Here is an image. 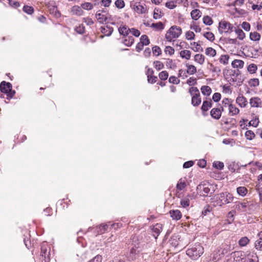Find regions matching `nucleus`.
Here are the masks:
<instances>
[{
    "label": "nucleus",
    "mask_w": 262,
    "mask_h": 262,
    "mask_svg": "<svg viewBox=\"0 0 262 262\" xmlns=\"http://www.w3.org/2000/svg\"><path fill=\"white\" fill-rule=\"evenodd\" d=\"M212 107L211 100L204 101L201 107V110L203 112H207L210 108Z\"/></svg>",
    "instance_id": "30"
},
{
    "label": "nucleus",
    "mask_w": 262,
    "mask_h": 262,
    "mask_svg": "<svg viewBox=\"0 0 262 262\" xmlns=\"http://www.w3.org/2000/svg\"><path fill=\"white\" fill-rule=\"evenodd\" d=\"M247 257L248 262H259L258 256L254 252L248 254Z\"/></svg>",
    "instance_id": "26"
},
{
    "label": "nucleus",
    "mask_w": 262,
    "mask_h": 262,
    "mask_svg": "<svg viewBox=\"0 0 262 262\" xmlns=\"http://www.w3.org/2000/svg\"><path fill=\"white\" fill-rule=\"evenodd\" d=\"M96 17L98 21L101 24H103L104 22L106 21V15L102 14L101 11H98L96 12Z\"/></svg>",
    "instance_id": "24"
},
{
    "label": "nucleus",
    "mask_w": 262,
    "mask_h": 262,
    "mask_svg": "<svg viewBox=\"0 0 262 262\" xmlns=\"http://www.w3.org/2000/svg\"><path fill=\"white\" fill-rule=\"evenodd\" d=\"M254 117L253 119L250 121L247 125V126H252L253 127H257L259 122L258 117L255 116L254 114H253Z\"/></svg>",
    "instance_id": "34"
},
{
    "label": "nucleus",
    "mask_w": 262,
    "mask_h": 262,
    "mask_svg": "<svg viewBox=\"0 0 262 262\" xmlns=\"http://www.w3.org/2000/svg\"><path fill=\"white\" fill-rule=\"evenodd\" d=\"M205 56L202 54H198L194 57L195 61L199 63L200 64H203L205 61Z\"/></svg>",
    "instance_id": "37"
},
{
    "label": "nucleus",
    "mask_w": 262,
    "mask_h": 262,
    "mask_svg": "<svg viewBox=\"0 0 262 262\" xmlns=\"http://www.w3.org/2000/svg\"><path fill=\"white\" fill-rule=\"evenodd\" d=\"M208 183H201L196 187L197 192L200 195L206 196L209 193L210 189Z\"/></svg>",
    "instance_id": "9"
},
{
    "label": "nucleus",
    "mask_w": 262,
    "mask_h": 262,
    "mask_svg": "<svg viewBox=\"0 0 262 262\" xmlns=\"http://www.w3.org/2000/svg\"><path fill=\"white\" fill-rule=\"evenodd\" d=\"M229 114L231 116H234L238 114L239 112V109L233 105L232 103L230 105L229 108Z\"/></svg>",
    "instance_id": "33"
},
{
    "label": "nucleus",
    "mask_w": 262,
    "mask_h": 262,
    "mask_svg": "<svg viewBox=\"0 0 262 262\" xmlns=\"http://www.w3.org/2000/svg\"><path fill=\"white\" fill-rule=\"evenodd\" d=\"M213 166L217 169L222 170L224 168V164L222 162L215 161L213 163Z\"/></svg>",
    "instance_id": "56"
},
{
    "label": "nucleus",
    "mask_w": 262,
    "mask_h": 262,
    "mask_svg": "<svg viewBox=\"0 0 262 262\" xmlns=\"http://www.w3.org/2000/svg\"><path fill=\"white\" fill-rule=\"evenodd\" d=\"M118 31L121 35H122L124 37L127 36L130 31V29L128 28L126 26H123L119 27Z\"/></svg>",
    "instance_id": "27"
},
{
    "label": "nucleus",
    "mask_w": 262,
    "mask_h": 262,
    "mask_svg": "<svg viewBox=\"0 0 262 262\" xmlns=\"http://www.w3.org/2000/svg\"><path fill=\"white\" fill-rule=\"evenodd\" d=\"M219 199L223 204H228L233 201V196L232 194L227 192H224L220 194Z\"/></svg>",
    "instance_id": "10"
},
{
    "label": "nucleus",
    "mask_w": 262,
    "mask_h": 262,
    "mask_svg": "<svg viewBox=\"0 0 262 262\" xmlns=\"http://www.w3.org/2000/svg\"><path fill=\"white\" fill-rule=\"evenodd\" d=\"M249 85L251 87H256L259 85V82L258 78H252L250 79L248 82Z\"/></svg>",
    "instance_id": "50"
},
{
    "label": "nucleus",
    "mask_w": 262,
    "mask_h": 262,
    "mask_svg": "<svg viewBox=\"0 0 262 262\" xmlns=\"http://www.w3.org/2000/svg\"><path fill=\"white\" fill-rule=\"evenodd\" d=\"M155 68L158 71L164 68V64L160 61H155L154 62Z\"/></svg>",
    "instance_id": "63"
},
{
    "label": "nucleus",
    "mask_w": 262,
    "mask_h": 262,
    "mask_svg": "<svg viewBox=\"0 0 262 262\" xmlns=\"http://www.w3.org/2000/svg\"><path fill=\"white\" fill-rule=\"evenodd\" d=\"M134 42V38L132 36H127L124 37V39L123 41V43L127 47L131 46L133 44Z\"/></svg>",
    "instance_id": "32"
},
{
    "label": "nucleus",
    "mask_w": 262,
    "mask_h": 262,
    "mask_svg": "<svg viewBox=\"0 0 262 262\" xmlns=\"http://www.w3.org/2000/svg\"><path fill=\"white\" fill-rule=\"evenodd\" d=\"M23 10L28 14H32L34 12V8L32 6L25 5L23 8Z\"/></svg>",
    "instance_id": "54"
},
{
    "label": "nucleus",
    "mask_w": 262,
    "mask_h": 262,
    "mask_svg": "<svg viewBox=\"0 0 262 262\" xmlns=\"http://www.w3.org/2000/svg\"><path fill=\"white\" fill-rule=\"evenodd\" d=\"M210 66V70L213 72L217 74L218 75L221 73V70L220 68L215 67L212 63H209Z\"/></svg>",
    "instance_id": "55"
},
{
    "label": "nucleus",
    "mask_w": 262,
    "mask_h": 262,
    "mask_svg": "<svg viewBox=\"0 0 262 262\" xmlns=\"http://www.w3.org/2000/svg\"><path fill=\"white\" fill-rule=\"evenodd\" d=\"M191 96V104L194 106H199L201 103V98L199 89L196 87L192 86L189 89Z\"/></svg>",
    "instance_id": "4"
},
{
    "label": "nucleus",
    "mask_w": 262,
    "mask_h": 262,
    "mask_svg": "<svg viewBox=\"0 0 262 262\" xmlns=\"http://www.w3.org/2000/svg\"><path fill=\"white\" fill-rule=\"evenodd\" d=\"M115 5L118 9H122L125 7V3L123 0H116Z\"/></svg>",
    "instance_id": "58"
},
{
    "label": "nucleus",
    "mask_w": 262,
    "mask_h": 262,
    "mask_svg": "<svg viewBox=\"0 0 262 262\" xmlns=\"http://www.w3.org/2000/svg\"><path fill=\"white\" fill-rule=\"evenodd\" d=\"M180 237L178 235L172 236L169 240V243L170 245L174 248H177L179 244Z\"/></svg>",
    "instance_id": "20"
},
{
    "label": "nucleus",
    "mask_w": 262,
    "mask_h": 262,
    "mask_svg": "<svg viewBox=\"0 0 262 262\" xmlns=\"http://www.w3.org/2000/svg\"><path fill=\"white\" fill-rule=\"evenodd\" d=\"M150 27L156 29L157 30H162L164 28L163 24L161 21L152 23Z\"/></svg>",
    "instance_id": "46"
},
{
    "label": "nucleus",
    "mask_w": 262,
    "mask_h": 262,
    "mask_svg": "<svg viewBox=\"0 0 262 262\" xmlns=\"http://www.w3.org/2000/svg\"><path fill=\"white\" fill-rule=\"evenodd\" d=\"M191 53L190 51L187 50H182L180 52V56L183 59L189 60L191 57Z\"/></svg>",
    "instance_id": "28"
},
{
    "label": "nucleus",
    "mask_w": 262,
    "mask_h": 262,
    "mask_svg": "<svg viewBox=\"0 0 262 262\" xmlns=\"http://www.w3.org/2000/svg\"><path fill=\"white\" fill-rule=\"evenodd\" d=\"M205 54L207 56L210 57H214L216 55V52L215 50L211 47H208L205 50Z\"/></svg>",
    "instance_id": "39"
},
{
    "label": "nucleus",
    "mask_w": 262,
    "mask_h": 262,
    "mask_svg": "<svg viewBox=\"0 0 262 262\" xmlns=\"http://www.w3.org/2000/svg\"><path fill=\"white\" fill-rule=\"evenodd\" d=\"M229 59V56L228 55H222L219 59V61L221 63L225 65L227 64Z\"/></svg>",
    "instance_id": "49"
},
{
    "label": "nucleus",
    "mask_w": 262,
    "mask_h": 262,
    "mask_svg": "<svg viewBox=\"0 0 262 262\" xmlns=\"http://www.w3.org/2000/svg\"><path fill=\"white\" fill-rule=\"evenodd\" d=\"M236 103L241 107H245L247 105L246 98L243 96H238L236 99Z\"/></svg>",
    "instance_id": "18"
},
{
    "label": "nucleus",
    "mask_w": 262,
    "mask_h": 262,
    "mask_svg": "<svg viewBox=\"0 0 262 262\" xmlns=\"http://www.w3.org/2000/svg\"><path fill=\"white\" fill-rule=\"evenodd\" d=\"M186 83L190 86H193L197 84V80L196 78L191 77L187 79Z\"/></svg>",
    "instance_id": "62"
},
{
    "label": "nucleus",
    "mask_w": 262,
    "mask_h": 262,
    "mask_svg": "<svg viewBox=\"0 0 262 262\" xmlns=\"http://www.w3.org/2000/svg\"><path fill=\"white\" fill-rule=\"evenodd\" d=\"M250 242L249 239L246 237L244 236L242 237L239 241H238V244L241 247H244L246 246Z\"/></svg>",
    "instance_id": "42"
},
{
    "label": "nucleus",
    "mask_w": 262,
    "mask_h": 262,
    "mask_svg": "<svg viewBox=\"0 0 262 262\" xmlns=\"http://www.w3.org/2000/svg\"><path fill=\"white\" fill-rule=\"evenodd\" d=\"M201 11L198 9L193 10L190 13L192 19L195 20L199 19L201 16Z\"/></svg>",
    "instance_id": "25"
},
{
    "label": "nucleus",
    "mask_w": 262,
    "mask_h": 262,
    "mask_svg": "<svg viewBox=\"0 0 262 262\" xmlns=\"http://www.w3.org/2000/svg\"><path fill=\"white\" fill-rule=\"evenodd\" d=\"M142 250V248L140 245H135L130 249L129 253L124 257L126 261L135 260L139 256V253Z\"/></svg>",
    "instance_id": "6"
},
{
    "label": "nucleus",
    "mask_w": 262,
    "mask_h": 262,
    "mask_svg": "<svg viewBox=\"0 0 262 262\" xmlns=\"http://www.w3.org/2000/svg\"><path fill=\"white\" fill-rule=\"evenodd\" d=\"M182 33V29L180 27L172 26L167 31L165 38L169 42L173 41L181 35Z\"/></svg>",
    "instance_id": "2"
},
{
    "label": "nucleus",
    "mask_w": 262,
    "mask_h": 262,
    "mask_svg": "<svg viewBox=\"0 0 262 262\" xmlns=\"http://www.w3.org/2000/svg\"><path fill=\"white\" fill-rule=\"evenodd\" d=\"M250 38L253 41H258L260 38V35L257 32H251Z\"/></svg>",
    "instance_id": "41"
},
{
    "label": "nucleus",
    "mask_w": 262,
    "mask_h": 262,
    "mask_svg": "<svg viewBox=\"0 0 262 262\" xmlns=\"http://www.w3.org/2000/svg\"><path fill=\"white\" fill-rule=\"evenodd\" d=\"M51 255V247L46 242L41 244L40 259L42 262H50Z\"/></svg>",
    "instance_id": "3"
},
{
    "label": "nucleus",
    "mask_w": 262,
    "mask_h": 262,
    "mask_svg": "<svg viewBox=\"0 0 262 262\" xmlns=\"http://www.w3.org/2000/svg\"><path fill=\"white\" fill-rule=\"evenodd\" d=\"M257 236L258 237V239L256 241L255 243V248L256 249L258 250L261 251L262 250V231L259 232Z\"/></svg>",
    "instance_id": "19"
},
{
    "label": "nucleus",
    "mask_w": 262,
    "mask_h": 262,
    "mask_svg": "<svg viewBox=\"0 0 262 262\" xmlns=\"http://www.w3.org/2000/svg\"><path fill=\"white\" fill-rule=\"evenodd\" d=\"M228 168L230 171L233 172L238 170L239 169V167L237 163H236L235 162H232L229 165Z\"/></svg>",
    "instance_id": "52"
},
{
    "label": "nucleus",
    "mask_w": 262,
    "mask_h": 262,
    "mask_svg": "<svg viewBox=\"0 0 262 262\" xmlns=\"http://www.w3.org/2000/svg\"><path fill=\"white\" fill-rule=\"evenodd\" d=\"M204 248L201 244H195L186 250V254L193 260L198 259L204 253Z\"/></svg>",
    "instance_id": "1"
},
{
    "label": "nucleus",
    "mask_w": 262,
    "mask_h": 262,
    "mask_svg": "<svg viewBox=\"0 0 262 262\" xmlns=\"http://www.w3.org/2000/svg\"><path fill=\"white\" fill-rule=\"evenodd\" d=\"M169 214L173 220L178 221L180 220L182 217V213L181 211L178 209L170 210Z\"/></svg>",
    "instance_id": "15"
},
{
    "label": "nucleus",
    "mask_w": 262,
    "mask_h": 262,
    "mask_svg": "<svg viewBox=\"0 0 262 262\" xmlns=\"http://www.w3.org/2000/svg\"><path fill=\"white\" fill-rule=\"evenodd\" d=\"M163 229V226L161 224L157 223L155 225H153L151 227V229L152 231V235L156 239L161 232Z\"/></svg>",
    "instance_id": "12"
},
{
    "label": "nucleus",
    "mask_w": 262,
    "mask_h": 262,
    "mask_svg": "<svg viewBox=\"0 0 262 262\" xmlns=\"http://www.w3.org/2000/svg\"><path fill=\"white\" fill-rule=\"evenodd\" d=\"M201 91L203 95L209 96L211 93V89L208 85H203L201 88Z\"/></svg>",
    "instance_id": "35"
},
{
    "label": "nucleus",
    "mask_w": 262,
    "mask_h": 262,
    "mask_svg": "<svg viewBox=\"0 0 262 262\" xmlns=\"http://www.w3.org/2000/svg\"><path fill=\"white\" fill-rule=\"evenodd\" d=\"M203 35L205 38L211 41H213L214 40V35L211 32H205L204 33Z\"/></svg>",
    "instance_id": "57"
},
{
    "label": "nucleus",
    "mask_w": 262,
    "mask_h": 262,
    "mask_svg": "<svg viewBox=\"0 0 262 262\" xmlns=\"http://www.w3.org/2000/svg\"><path fill=\"white\" fill-rule=\"evenodd\" d=\"M159 78L162 80H165L168 77V73L166 71L161 72L159 74Z\"/></svg>",
    "instance_id": "60"
},
{
    "label": "nucleus",
    "mask_w": 262,
    "mask_h": 262,
    "mask_svg": "<svg viewBox=\"0 0 262 262\" xmlns=\"http://www.w3.org/2000/svg\"><path fill=\"white\" fill-rule=\"evenodd\" d=\"M222 115V111L219 108H213L210 111L211 116L216 120L219 119Z\"/></svg>",
    "instance_id": "17"
},
{
    "label": "nucleus",
    "mask_w": 262,
    "mask_h": 262,
    "mask_svg": "<svg viewBox=\"0 0 262 262\" xmlns=\"http://www.w3.org/2000/svg\"><path fill=\"white\" fill-rule=\"evenodd\" d=\"M81 7L82 9L84 10H91L93 9L94 5L91 3L85 2L81 5Z\"/></svg>",
    "instance_id": "45"
},
{
    "label": "nucleus",
    "mask_w": 262,
    "mask_h": 262,
    "mask_svg": "<svg viewBox=\"0 0 262 262\" xmlns=\"http://www.w3.org/2000/svg\"><path fill=\"white\" fill-rule=\"evenodd\" d=\"M110 222H108L107 224H102L95 227H90L88 232H93L96 233V235L103 234L107 231L108 228H110Z\"/></svg>",
    "instance_id": "8"
},
{
    "label": "nucleus",
    "mask_w": 262,
    "mask_h": 262,
    "mask_svg": "<svg viewBox=\"0 0 262 262\" xmlns=\"http://www.w3.org/2000/svg\"><path fill=\"white\" fill-rule=\"evenodd\" d=\"M257 70V67L255 64L254 63L250 64L247 68V70L250 74L255 73Z\"/></svg>",
    "instance_id": "47"
},
{
    "label": "nucleus",
    "mask_w": 262,
    "mask_h": 262,
    "mask_svg": "<svg viewBox=\"0 0 262 262\" xmlns=\"http://www.w3.org/2000/svg\"><path fill=\"white\" fill-rule=\"evenodd\" d=\"M244 65V61L240 59H235L231 63V66L234 68L242 69L243 68Z\"/></svg>",
    "instance_id": "23"
},
{
    "label": "nucleus",
    "mask_w": 262,
    "mask_h": 262,
    "mask_svg": "<svg viewBox=\"0 0 262 262\" xmlns=\"http://www.w3.org/2000/svg\"><path fill=\"white\" fill-rule=\"evenodd\" d=\"M140 42L144 45V46H147L149 43V40L148 38V36L146 35H143L140 37Z\"/></svg>",
    "instance_id": "51"
},
{
    "label": "nucleus",
    "mask_w": 262,
    "mask_h": 262,
    "mask_svg": "<svg viewBox=\"0 0 262 262\" xmlns=\"http://www.w3.org/2000/svg\"><path fill=\"white\" fill-rule=\"evenodd\" d=\"M234 10H235V13L234 14L235 16H236V17H239L241 16H243L246 13V11L242 9H238L237 8H235Z\"/></svg>",
    "instance_id": "48"
},
{
    "label": "nucleus",
    "mask_w": 262,
    "mask_h": 262,
    "mask_svg": "<svg viewBox=\"0 0 262 262\" xmlns=\"http://www.w3.org/2000/svg\"><path fill=\"white\" fill-rule=\"evenodd\" d=\"M234 29H235L234 31L235 33L237 34V37L239 38V39L243 40L245 37V34L243 31L239 28L236 29L234 28Z\"/></svg>",
    "instance_id": "43"
},
{
    "label": "nucleus",
    "mask_w": 262,
    "mask_h": 262,
    "mask_svg": "<svg viewBox=\"0 0 262 262\" xmlns=\"http://www.w3.org/2000/svg\"><path fill=\"white\" fill-rule=\"evenodd\" d=\"M113 30V28L108 25L101 27V32L102 33L107 36H110L112 34Z\"/></svg>",
    "instance_id": "16"
},
{
    "label": "nucleus",
    "mask_w": 262,
    "mask_h": 262,
    "mask_svg": "<svg viewBox=\"0 0 262 262\" xmlns=\"http://www.w3.org/2000/svg\"><path fill=\"white\" fill-rule=\"evenodd\" d=\"M164 52L165 54L172 55L174 53V49L170 46H166L165 48Z\"/></svg>",
    "instance_id": "61"
},
{
    "label": "nucleus",
    "mask_w": 262,
    "mask_h": 262,
    "mask_svg": "<svg viewBox=\"0 0 262 262\" xmlns=\"http://www.w3.org/2000/svg\"><path fill=\"white\" fill-rule=\"evenodd\" d=\"M234 28V26L225 20L219 23V31L221 34L231 33L233 31Z\"/></svg>",
    "instance_id": "7"
},
{
    "label": "nucleus",
    "mask_w": 262,
    "mask_h": 262,
    "mask_svg": "<svg viewBox=\"0 0 262 262\" xmlns=\"http://www.w3.org/2000/svg\"><path fill=\"white\" fill-rule=\"evenodd\" d=\"M203 23L206 25L210 26L213 23L212 18L209 16H205L203 17Z\"/></svg>",
    "instance_id": "59"
},
{
    "label": "nucleus",
    "mask_w": 262,
    "mask_h": 262,
    "mask_svg": "<svg viewBox=\"0 0 262 262\" xmlns=\"http://www.w3.org/2000/svg\"><path fill=\"white\" fill-rule=\"evenodd\" d=\"M190 196L188 195L183 197L181 199L180 204L183 208H186L189 206L190 204Z\"/></svg>",
    "instance_id": "29"
},
{
    "label": "nucleus",
    "mask_w": 262,
    "mask_h": 262,
    "mask_svg": "<svg viewBox=\"0 0 262 262\" xmlns=\"http://www.w3.org/2000/svg\"><path fill=\"white\" fill-rule=\"evenodd\" d=\"M163 15L161 10L159 8H156L154 9L153 17L155 19L160 18Z\"/></svg>",
    "instance_id": "44"
},
{
    "label": "nucleus",
    "mask_w": 262,
    "mask_h": 262,
    "mask_svg": "<svg viewBox=\"0 0 262 262\" xmlns=\"http://www.w3.org/2000/svg\"><path fill=\"white\" fill-rule=\"evenodd\" d=\"M231 256L235 262H243L245 258L244 252L241 251L233 252L231 253Z\"/></svg>",
    "instance_id": "11"
},
{
    "label": "nucleus",
    "mask_w": 262,
    "mask_h": 262,
    "mask_svg": "<svg viewBox=\"0 0 262 262\" xmlns=\"http://www.w3.org/2000/svg\"><path fill=\"white\" fill-rule=\"evenodd\" d=\"M250 104L252 107H258L261 104V100L259 98L253 97L250 100Z\"/></svg>",
    "instance_id": "22"
},
{
    "label": "nucleus",
    "mask_w": 262,
    "mask_h": 262,
    "mask_svg": "<svg viewBox=\"0 0 262 262\" xmlns=\"http://www.w3.org/2000/svg\"><path fill=\"white\" fill-rule=\"evenodd\" d=\"M233 100L229 98H224L222 101V106L223 108H229L230 105L232 104Z\"/></svg>",
    "instance_id": "38"
},
{
    "label": "nucleus",
    "mask_w": 262,
    "mask_h": 262,
    "mask_svg": "<svg viewBox=\"0 0 262 262\" xmlns=\"http://www.w3.org/2000/svg\"><path fill=\"white\" fill-rule=\"evenodd\" d=\"M236 191L238 195L245 196L248 193L247 189L244 186H240L236 188Z\"/></svg>",
    "instance_id": "36"
},
{
    "label": "nucleus",
    "mask_w": 262,
    "mask_h": 262,
    "mask_svg": "<svg viewBox=\"0 0 262 262\" xmlns=\"http://www.w3.org/2000/svg\"><path fill=\"white\" fill-rule=\"evenodd\" d=\"M186 184L185 181L182 179H181L178 181L176 188L178 190H182L186 187Z\"/></svg>",
    "instance_id": "40"
},
{
    "label": "nucleus",
    "mask_w": 262,
    "mask_h": 262,
    "mask_svg": "<svg viewBox=\"0 0 262 262\" xmlns=\"http://www.w3.org/2000/svg\"><path fill=\"white\" fill-rule=\"evenodd\" d=\"M186 67L187 69L186 72L188 74L193 75L196 73L197 70L196 68L194 66L186 63Z\"/></svg>",
    "instance_id": "31"
},
{
    "label": "nucleus",
    "mask_w": 262,
    "mask_h": 262,
    "mask_svg": "<svg viewBox=\"0 0 262 262\" xmlns=\"http://www.w3.org/2000/svg\"><path fill=\"white\" fill-rule=\"evenodd\" d=\"M220 249L217 248L210 255L208 262H216L221 259Z\"/></svg>",
    "instance_id": "13"
},
{
    "label": "nucleus",
    "mask_w": 262,
    "mask_h": 262,
    "mask_svg": "<svg viewBox=\"0 0 262 262\" xmlns=\"http://www.w3.org/2000/svg\"><path fill=\"white\" fill-rule=\"evenodd\" d=\"M255 136L254 132L251 130H247L245 133V137L249 140H252Z\"/></svg>",
    "instance_id": "53"
},
{
    "label": "nucleus",
    "mask_w": 262,
    "mask_h": 262,
    "mask_svg": "<svg viewBox=\"0 0 262 262\" xmlns=\"http://www.w3.org/2000/svg\"><path fill=\"white\" fill-rule=\"evenodd\" d=\"M12 84L10 82L3 81L0 84V91L7 94L8 99L12 98L15 94V91L12 90Z\"/></svg>",
    "instance_id": "5"
},
{
    "label": "nucleus",
    "mask_w": 262,
    "mask_h": 262,
    "mask_svg": "<svg viewBox=\"0 0 262 262\" xmlns=\"http://www.w3.org/2000/svg\"><path fill=\"white\" fill-rule=\"evenodd\" d=\"M102 258L100 255H97L88 262H102Z\"/></svg>",
    "instance_id": "64"
},
{
    "label": "nucleus",
    "mask_w": 262,
    "mask_h": 262,
    "mask_svg": "<svg viewBox=\"0 0 262 262\" xmlns=\"http://www.w3.org/2000/svg\"><path fill=\"white\" fill-rule=\"evenodd\" d=\"M134 9L138 14H144L147 12L145 5H142L140 3H136L134 5Z\"/></svg>",
    "instance_id": "14"
},
{
    "label": "nucleus",
    "mask_w": 262,
    "mask_h": 262,
    "mask_svg": "<svg viewBox=\"0 0 262 262\" xmlns=\"http://www.w3.org/2000/svg\"><path fill=\"white\" fill-rule=\"evenodd\" d=\"M71 11L73 14L78 16H81L83 15L84 14V12L82 10V8H81V7L77 5L74 6L72 8Z\"/></svg>",
    "instance_id": "21"
}]
</instances>
